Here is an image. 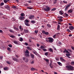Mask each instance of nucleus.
Instances as JSON below:
<instances>
[{
	"instance_id": "603ef678",
	"label": "nucleus",
	"mask_w": 74,
	"mask_h": 74,
	"mask_svg": "<svg viewBox=\"0 0 74 74\" xmlns=\"http://www.w3.org/2000/svg\"><path fill=\"white\" fill-rule=\"evenodd\" d=\"M62 62H66V60L64 59H63L62 60H61Z\"/></svg>"
},
{
	"instance_id": "6e6552de",
	"label": "nucleus",
	"mask_w": 74,
	"mask_h": 74,
	"mask_svg": "<svg viewBox=\"0 0 74 74\" xmlns=\"http://www.w3.org/2000/svg\"><path fill=\"white\" fill-rule=\"evenodd\" d=\"M70 6V5H67L65 8V11H66V10H67V9L69 8V7Z\"/></svg>"
},
{
	"instance_id": "c756f323",
	"label": "nucleus",
	"mask_w": 74,
	"mask_h": 74,
	"mask_svg": "<svg viewBox=\"0 0 74 74\" xmlns=\"http://www.w3.org/2000/svg\"><path fill=\"white\" fill-rule=\"evenodd\" d=\"M14 29H15V30H18L19 29L16 27H14Z\"/></svg>"
},
{
	"instance_id": "4468645a",
	"label": "nucleus",
	"mask_w": 74,
	"mask_h": 74,
	"mask_svg": "<svg viewBox=\"0 0 74 74\" xmlns=\"http://www.w3.org/2000/svg\"><path fill=\"white\" fill-rule=\"evenodd\" d=\"M13 60L14 61H16L17 62H18V59L15 58H13Z\"/></svg>"
},
{
	"instance_id": "49530a36",
	"label": "nucleus",
	"mask_w": 74,
	"mask_h": 74,
	"mask_svg": "<svg viewBox=\"0 0 74 74\" xmlns=\"http://www.w3.org/2000/svg\"><path fill=\"white\" fill-rule=\"evenodd\" d=\"M15 57H16V58H19V56L18 55H15Z\"/></svg>"
},
{
	"instance_id": "3c124183",
	"label": "nucleus",
	"mask_w": 74,
	"mask_h": 74,
	"mask_svg": "<svg viewBox=\"0 0 74 74\" xmlns=\"http://www.w3.org/2000/svg\"><path fill=\"white\" fill-rule=\"evenodd\" d=\"M66 56H70V54H66Z\"/></svg>"
},
{
	"instance_id": "0eeeda50",
	"label": "nucleus",
	"mask_w": 74,
	"mask_h": 74,
	"mask_svg": "<svg viewBox=\"0 0 74 74\" xmlns=\"http://www.w3.org/2000/svg\"><path fill=\"white\" fill-rule=\"evenodd\" d=\"M59 14L60 15H63L64 14V12L62 10H60L59 11Z\"/></svg>"
},
{
	"instance_id": "680f3d73",
	"label": "nucleus",
	"mask_w": 74,
	"mask_h": 74,
	"mask_svg": "<svg viewBox=\"0 0 74 74\" xmlns=\"http://www.w3.org/2000/svg\"><path fill=\"white\" fill-rule=\"evenodd\" d=\"M20 31H23V28H21L20 29Z\"/></svg>"
},
{
	"instance_id": "39448f33",
	"label": "nucleus",
	"mask_w": 74,
	"mask_h": 74,
	"mask_svg": "<svg viewBox=\"0 0 74 74\" xmlns=\"http://www.w3.org/2000/svg\"><path fill=\"white\" fill-rule=\"evenodd\" d=\"M45 48V47H40V48L41 49H42V50H43V51L45 52L46 51H47V49H44V48Z\"/></svg>"
},
{
	"instance_id": "7ed1b4c3",
	"label": "nucleus",
	"mask_w": 74,
	"mask_h": 74,
	"mask_svg": "<svg viewBox=\"0 0 74 74\" xmlns=\"http://www.w3.org/2000/svg\"><path fill=\"white\" fill-rule=\"evenodd\" d=\"M44 10L45 11H47V12H49L50 11V8L48 6H46V8H44Z\"/></svg>"
},
{
	"instance_id": "de8ad7c7",
	"label": "nucleus",
	"mask_w": 74,
	"mask_h": 74,
	"mask_svg": "<svg viewBox=\"0 0 74 74\" xmlns=\"http://www.w3.org/2000/svg\"><path fill=\"white\" fill-rule=\"evenodd\" d=\"M32 52H33V53H34V54H35L36 55H37V54L36 53V52H35V51H32Z\"/></svg>"
},
{
	"instance_id": "aec40b11",
	"label": "nucleus",
	"mask_w": 74,
	"mask_h": 74,
	"mask_svg": "<svg viewBox=\"0 0 74 74\" xmlns=\"http://www.w3.org/2000/svg\"><path fill=\"white\" fill-rule=\"evenodd\" d=\"M31 22L33 24H34L36 23V21L34 20H32L31 21Z\"/></svg>"
},
{
	"instance_id": "c85d7f7f",
	"label": "nucleus",
	"mask_w": 74,
	"mask_h": 74,
	"mask_svg": "<svg viewBox=\"0 0 74 74\" xmlns=\"http://www.w3.org/2000/svg\"><path fill=\"white\" fill-rule=\"evenodd\" d=\"M14 43L16 44H18V42L17 41H14Z\"/></svg>"
},
{
	"instance_id": "ea45409f",
	"label": "nucleus",
	"mask_w": 74,
	"mask_h": 74,
	"mask_svg": "<svg viewBox=\"0 0 74 74\" xmlns=\"http://www.w3.org/2000/svg\"><path fill=\"white\" fill-rule=\"evenodd\" d=\"M4 70H8V67H5L4 68Z\"/></svg>"
},
{
	"instance_id": "20e7f679",
	"label": "nucleus",
	"mask_w": 74,
	"mask_h": 74,
	"mask_svg": "<svg viewBox=\"0 0 74 74\" xmlns=\"http://www.w3.org/2000/svg\"><path fill=\"white\" fill-rule=\"evenodd\" d=\"M23 60H24V61L25 62H28V61H29L28 59L25 57H23Z\"/></svg>"
},
{
	"instance_id": "4d7b16f0",
	"label": "nucleus",
	"mask_w": 74,
	"mask_h": 74,
	"mask_svg": "<svg viewBox=\"0 0 74 74\" xmlns=\"http://www.w3.org/2000/svg\"><path fill=\"white\" fill-rule=\"evenodd\" d=\"M45 31H43L42 32V33H43V34H45Z\"/></svg>"
},
{
	"instance_id": "2eb2a0df",
	"label": "nucleus",
	"mask_w": 74,
	"mask_h": 74,
	"mask_svg": "<svg viewBox=\"0 0 74 74\" xmlns=\"http://www.w3.org/2000/svg\"><path fill=\"white\" fill-rule=\"evenodd\" d=\"M5 8L7 10H8V9H10V6L8 5H7L5 6Z\"/></svg>"
},
{
	"instance_id": "6ab92c4d",
	"label": "nucleus",
	"mask_w": 74,
	"mask_h": 74,
	"mask_svg": "<svg viewBox=\"0 0 74 74\" xmlns=\"http://www.w3.org/2000/svg\"><path fill=\"white\" fill-rule=\"evenodd\" d=\"M24 23H29V20L27 19H26L24 21Z\"/></svg>"
},
{
	"instance_id": "ddd939ff",
	"label": "nucleus",
	"mask_w": 74,
	"mask_h": 74,
	"mask_svg": "<svg viewBox=\"0 0 74 74\" xmlns=\"http://www.w3.org/2000/svg\"><path fill=\"white\" fill-rule=\"evenodd\" d=\"M74 27L73 26H70L69 27V29H70L71 30V31H73V29H74Z\"/></svg>"
},
{
	"instance_id": "c9c22d12",
	"label": "nucleus",
	"mask_w": 74,
	"mask_h": 74,
	"mask_svg": "<svg viewBox=\"0 0 74 74\" xmlns=\"http://www.w3.org/2000/svg\"><path fill=\"white\" fill-rule=\"evenodd\" d=\"M27 49H29V50H30V51H31V50H32V49H30V48L29 47H27Z\"/></svg>"
},
{
	"instance_id": "79ce46f5",
	"label": "nucleus",
	"mask_w": 74,
	"mask_h": 74,
	"mask_svg": "<svg viewBox=\"0 0 74 74\" xmlns=\"http://www.w3.org/2000/svg\"><path fill=\"white\" fill-rule=\"evenodd\" d=\"M4 4V3H1L0 4V5H1V6H3V5Z\"/></svg>"
},
{
	"instance_id": "473e14b6",
	"label": "nucleus",
	"mask_w": 74,
	"mask_h": 74,
	"mask_svg": "<svg viewBox=\"0 0 74 74\" xmlns=\"http://www.w3.org/2000/svg\"><path fill=\"white\" fill-rule=\"evenodd\" d=\"M23 38H20V41H23Z\"/></svg>"
},
{
	"instance_id": "a211bd4d",
	"label": "nucleus",
	"mask_w": 74,
	"mask_h": 74,
	"mask_svg": "<svg viewBox=\"0 0 74 74\" xmlns=\"http://www.w3.org/2000/svg\"><path fill=\"white\" fill-rule=\"evenodd\" d=\"M24 31L25 33H27L29 32V30L27 29H24Z\"/></svg>"
},
{
	"instance_id": "9d476101",
	"label": "nucleus",
	"mask_w": 74,
	"mask_h": 74,
	"mask_svg": "<svg viewBox=\"0 0 74 74\" xmlns=\"http://www.w3.org/2000/svg\"><path fill=\"white\" fill-rule=\"evenodd\" d=\"M63 16L64 17H65V16H66V17H68L69 16V15L67 14L66 13H64L63 15Z\"/></svg>"
},
{
	"instance_id": "c03bdc74",
	"label": "nucleus",
	"mask_w": 74,
	"mask_h": 74,
	"mask_svg": "<svg viewBox=\"0 0 74 74\" xmlns=\"http://www.w3.org/2000/svg\"><path fill=\"white\" fill-rule=\"evenodd\" d=\"M45 34H46V35H48L49 34V33L48 32H45Z\"/></svg>"
},
{
	"instance_id": "a18cd8bd",
	"label": "nucleus",
	"mask_w": 74,
	"mask_h": 74,
	"mask_svg": "<svg viewBox=\"0 0 74 74\" xmlns=\"http://www.w3.org/2000/svg\"><path fill=\"white\" fill-rule=\"evenodd\" d=\"M3 1L5 3H7L8 2L6 0H3Z\"/></svg>"
},
{
	"instance_id": "052dcab7",
	"label": "nucleus",
	"mask_w": 74,
	"mask_h": 74,
	"mask_svg": "<svg viewBox=\"0 0 74 74\" xmlns=\"http://www.w3.org/2000/svg\"><path fill=\"white\" fill-rule=\"evenodd\" d=\"M7 49L8 50V51H10V50H11V49H10V48L8 47V48Z\"/></svg>"
},
{
	"instance_id": "393cba45",
	"label": "nucleus",
	"mask_w": 74,
	"mask_h": 74,
	"mask_svg": "<svg viewBox=\"0 0 74 74\" xmlns=\"http://www.w3.org/2000/svg\"><path fill=\"white\" fill-rule=\"evenodd\" d=\"M44 60H45V61H46V62H49V60H48V59H46L45 58H44Z\"/></svg>"
},
{
	"instance_id": "bf43d9fd",
	"label": "nucleus",
	"mask_w": 74,
	"mask_h": 74,
	"mask_svg": "<svg viewBox=\"0 0 74 74\" xmlns=\"http://www.w3.org/2000/svg\"><path fill=\"white\" fill-rule=\"evenodd\" d=\"M66 53H70V52H69L68 51H67V50H66Z\"/></svg>"
},
{
	"instance_id": "8fccbe9b",
	"label": "nucleus",
	"mask_w": 74,
	"mask_h": 74,
	"mask_svg": "<svg viewBox=\"0 0 74 74\" xmlns=\"http://www.w3.org/2000/svg\"><path fill=\"white\" fill-rule=\"evenodd\" d=\"M38 30H35L34 31V32H35V33H38Z\"/></svg>"
},
{
	"instance_id": "f257e3e1",
	"label": "nucleus",
	"mask_w": 74,
	"mask_h": 74,
	"mask_svg": "<svg viewBox=\"0 0 74 74\" xmlns=\"http://www.w3.org/2000/svg\"><path fill=\"white\" fill-rule=\"evenodd\" d=\"M66 69L69 71H73L74 70V67L71 65H68L66 66Z\"/></svg>"
},
{
	"instance_id": "72a5a7b5",
	"label": "nucleus",
	"mask_w": 74,
	"mask_h": 74,
	"mask_svg": "<svg viewBox=\"0 0 74 74\" xmlns=\"http://www.w3.org/2000/svg\"><path fill=\"white\" fill-rule=\"evenodd\" d=\"M12 8L13 9H15L16 8V7L15 6H13L12 7Z\"/></svg>"
},
{
	"instance_id": "774afa93",
	"label": "nucleus",
	"mask_w": 74,
	"mask_h": 74,
	"mask_svg": "<svg viewBox=\"0 0 74 74\" xmlns=\"http://www.w3.org/2000/svg\"><path fill=\"white\" fill-rule=\"evenodd\" d=\"M34 61H32L31 62V64H33V63H34Z\"/></svg>"
},
{
	"instance_id": "09e8293b",
	"label": "nucleus",
	"mask_w": 74,
	"mask_h": 74,
	"mask_svg": "<svg viewBox=\"0 0 74 74\" xmlns=\"http://www.w3.org/2000/svg\"><path fill=\"white\" fill-rule=\"evenodd\" d=\"M56 8H53L52 9H51L52 11H55V10H56Z\"/></svg>"
},
{
	"instance_id": "cd10ccee",
	"label": "nucleus",
	"mask_w": 74,
	"mask_h": 74,
	"mask_svg": "<svg viewBox=\"0 0 74 74\" xmlns=\"http://www.w3.org/2000/svg\"><path fill=\"white\" fill-rule=\"evenodd\" d=\"M47 26L48 27H51V25L49 24H47Z\"/></svg>"
},
{
	"instance_id": "423d86ee",
	"label": "nucleus",
	"mask_w": 74,
	"mask_h": 74,
	"mask_svg": "<svg viewBox=\"0 0 74 74\" xmlns=\"http://www.w3.org/2000/svg\"><path fill=\"white\" fill-rule=\"evenodd\" d=\"M25 18V17L23 16H20V17L19 18V19H20L21 21H23Z\"/></svg>"
},
{
	"instance_id": "f3484780",
	"label": "nucleus",
	"mask_w": 74,
	"mask_h": 74,
	"mask_svg": "<svg viewBox=\"0 0 74 74\" xmlns=\"http://www.w3.org/2000/svg\"><path fill=\"white\" fill-rule=\"evenodd\" d=\"M73 11V9H70L68 10V12L69 13H71Z\"/></svg>"
},
{
	"instance_id": "37998d69",
	"label": "nucleus",
	"mask_w": 74,
	"mask_h": 74,
	"mask_svg": "<svg viewBox=\"0 0 74 74\" xmlns=\"http://www.w3.org/2000/svg\"><path fill=\"white\" fill-rule=\"evenodd\" d=\"M10 37H12V38H15V36H10Z\"/></svg>"
},
{
	"instance_id": "13d9d810",
	"label": "nucleus",
	"mask_w": 74,
	"mask_h": 74,
	"mask_svg": "<svg viewBox=\"0 0 74 74\" xmlns=\"http://www.w3.org/2000/svg\"><path fill=\"white\" fill-rule=\"evenodd\" d=\"M66 49H65L64 51H63V53H66Z\"/></svg>"
},
{
	"instance_id": "a878e982",
	"label": "nucleus",
	"mask_w": 74,
	"mask_h": 74,
	"mask_svg": "<svg viewBox=\"0 0 74 74\" xmlns=\"http://www.w3.org/2000/svg\"><path fill=\"white\" fill-rule=\"evenodd\" d=\"M71 64L72 66H73V65H74V61H72L71 62Z\"/></svg>"
},
{
	"instance_id": "f8f14e48",
	"label": "nucleus",
	"mask_w": 74,
	"mask_h": 74,
	"mask_svg": "<svg viewBox=\"0 0 74 74\" xmlns=\"http://www.w3.org/2000/svg\"><path fill=\"white\" fill-rule=\"evenodd\" d=\"M30 54V53H25V55L26 56V57H29V56H30V55H29Z\"/></svg>"
},
{
	"instance_id": "9b49d317",
	"label": "nucleus",
	"mask_w": 74,
	"mask_h": 74,
	"mask_svg": "<svg viewBox=\"0 0 74 74\" xmlns=\"http://www.w3.org/2000/svg\"><path fill=\"white\" fill-rule=\"evenodd\" d=\"M48 51L51 52H53V49H52L51 48H50V49H48Z\"/></svg>"
},
{
	"instance_id": "5fc2aeb1",
	"label": "nucleus",
	"mask_w": 74,
	"mask_h": 74,
	"mask_svg": "<svg viewBox=\"0 0 74 74\" xmlns=\"http://www.w3.org/2000/svg\"><path fill=\"white\" fill-rule=\"evenodd\" d=\"M56 34L53 35V37L54 38H56V37H56Z\"/></svg>"
},
{
	"instance_id": "338daca9",
	"label": "nucleus",
	"mask_w": 74,
	"mask_h": 74,
	"mask_svg": "<svg viewBox=\"0 0 74 74\" xmlns=\"http://www.w3.org/2000/svg\"><path fill=\"white\" fill-rule=\"evenodd\" d=\"M71 48H72V49H73V50H74V47H71Z\"/></svg>"
},
{
	"instance_id": "69168bd1",
	"label": "nucleus",
	"mask_w": 74,
	"mask_h": 74,
	"mask_svg": "<svg viewBox=\"0 0 74 74\" xmlns=\"http://www.w3.org/2000/svg\"><path fill=\"white\" fill-rule=\"evenodd\" d=\"M25 45H28V43H27L25 42Z\"/></svg>"
},
{
	"instance_id": "2f4dec72",
	"label": "nucleus",
	"mask_w": 74,
	"mask_h": 74,
	"mask_svg": "<svg viewBox=\"0 0 74 74\" xmlns=\"http://www.w3.org/2000/svg\"><path fill=\"white\" fill-rule=\"evenodd\" d=\"M45 55L46 56H48V53L47 52L45 53Z\"/></svg>"
},
{
	"instance_id": "4be33fe9",
	"label": "nucleus",
	"mask_w": 74,
	"mask_h": 74,
	"mask_svg": "<svg viewBox=\"0 0 74 74\" xmlns=\"http://www.w3.org/2000/svg\"><path fill=\"white\" fill-rule=\"evenodd\" d=\"M57 63L59 65V66H62V64L60 62H58Z\"/></svg>"
},
{
	"instance_id": "4c0bfd02",
	"label": "nucleus",
	"mask_w": 74,
	"mask_h": 74,
	"mask_svg": "<svg viewBox=\"0 0 74 74\" xmlns=\"http://www.w3.org/2000/svg\"><path fill=\"white\" fill-rule=\"evenodd\" d=\"M56 3H57V0H55L53 2V4H56Z\"/></svg>"
},
{
	"instance_id": "864d4df0",
	"label": "nucleus",
	"mask_w": 74,
	"mask_h": 74,
	"mask_svg": "<svg viewBox=\"0 0 74 74\" xmlns=\"http://www.w3.org/2000/svg\"><path fill=\"white\" fill-rule=\"evenodd\" d=\"M58 34H60V33H57L56 34V36H58Z\"/></svg>"
},
{
	"instance_id": "1a4fd4ad",
	"label": "nucleus",
	"mask_w": 74,
	"mask_h": 74,
	"mask_svg": "<svg viewBox=\"0 0 74 74\" xmlns=\"http://www.w3.org/2000/svg\"><path fill=\"white\" fill-rule=\"evenodd\" d=\"M30 56H31V57L32 59H34V54L30 53Z\"/></svg>"
},
{
	"instance_id": "b1692460",
	"label": "nucleus",
	"mask_w": 74,
	"mask_h": 74,
	"mask_svg": "<svg viewBox=\"0 0 74 74\" xmlns=\"http://www.w3.org/2000/svg\"><path fill=\"white\" fill-rule=\"evenodd\" d=\"M21 16H25V14L24 13H22L21 14Z\"/></svg>"
},
{
	"instance_id": "e433bc0d",
	"label": "nucleus",
	"mask_w": 74,
	"mask_h": 74,
	"mask_svg": "<svg viewBox=\"0 0 74 74\" xmlns=\"http://www.w3.org/2000/svg\"><path fill=\"white\" fill-rule=\"evenodd\" d=\"M66 31L68 32H69L70 33H71V31L69 29H67L66 30Z\"/></svg>"
},
{
	"instance_id": "dca6fc26",
	"label": "nucleus",
	"mask_w": 74,
	"mask_h": 74,
	"mask_svg": "<svg viewBox=\"0 0 74 74\" xmlns=\"http://www.w3.org/2000/svg\"><path fill=\"white\" fill-rule=\"evenodd\" d=\"M34 17V15H31L29 16V19H33Z\"/></svg>"
},
{
	"instance_id": "f704fd0d",
	"label": "nucleus",
	"mask_w": 74,
	"mask_h": 74,
	"mask_svg": "<svg viewBox=\"0 0 74 74\" xmlns=\"http://www.w3.org/2000/svg\"><path fill=\"white\" fill-rule=\"evenodd\" d=\"M31 71H34V70H35V69L34 68H32L31 69Z\"/></svg>"
},
{
	"instance_id": "a19ab883",
	"label": "nucleus",
	"mask_w": 74,
	"mask_h": 74,
	"mask_svg": "<svg viewBox=\"0 0 74 74\" xmlns=\"http://www.w3.org/2000/svg\"><path fill=\"white\" fill-rule=\"evenodd\" d=\"M27 9H29V10H32V8L27 7Z\"/></svg>"
},
{
	"instance_id": "6e6d98bb",
	"label": "nucleus",
	"mask_w": 74,
	"mask_h": 74,
	"mask_svg": "<svg viewBox=\"0 0 74 74\" xmlns=\"http://www.w3.org/2000/svg\"><path fill=\"white\" fill-rule=\"evenodd\" d=\"M6 62L7 63H8V64H11V63H10V62H9L8 61H7Z\"/></svg>"
},
{
	"instance_id": "7c9ffc66",
	"label": "nucleus",
	"mask_w": 74,
	"mask_h": 74,
	"mask_svg": "<svg viewBox=\"0 0 74 74\" xmlns=\"http://www.w3.org/2000/svg\"><path fill=\"white\" fill-rule=\"evenodd\" d=\"M1 49H5V47H0Z\"/></svg>"
},
{
	"instance_id": "0e129e2a",
	"label": "nucleus",
	"mask_w": 74,
	"mask_h": 74,
	"mask_svg": "<svg viewBox=\"0 0 74 74\" xmlns=\"http://www.w3.org/2000/svg\"><path fill=\"white\" fill-rule=\"evenodd\" d=\"M58 44H59L60 45H62V42H59L58 43Z\"/></svg>"
},
{
	"instance_id": "f03ea898",
	"label": "nucleus",
	"mask_w": 74,
	"mask_h": 74,
	"mask_svg": "<svg viewBox=\"0 0 74 74\" xmlns=\"http://www.w3.org/2000/svg\"><path fill=\"white\" fill-rule=\"evenodd\" d=\"M48 39L49 40V42H50V43H52L53 42V41H54L53 38L51 37L48 38Z\"/></svg>"
},
{
	"instance_id": "58836bf2",
	"label": "nucleus",
	"mask_w": 74,
	"mask_h": 74,
	"mask_svg": "<svg viewBox=\"0 0 74 74\" xmlns=\"http://www.w3.org/2000/svg\"><path fill=\"white\" fill-rule=\"evenodd\" d=\"M63 3H65V4H67V2L66 1H63Z\"/></svg>"
},
{
	"instance_id": "bb28decb",
	"label": "nucleus",
	"mask_w": 74,
	"mask_h": 74,
	"mask_svg": "<svg viewBox=\"0 0 74 74\" xmlns=\"http://www.w3.org/2000/svg\"><path fill=\"white\" fill-rule=\"evenodd\" d=\"M29 53V51L27 50H26V51L25 52V53Z\"/></svg>"
},
{
	"instance_id": "5701e85b",
	"label": "nucleus",
	"mask_w": 74,
	"mask_h": 74,
	"mask_svg": "<svg viewBox=\"0 0 74 74\" xmlns=\"http://www.w3.org/2000/svg\"><path fill=\"white\" fill-rule=\"evenodd\" d=\"M25 25L27 26H30V24H29L28 23H25Z\"/></svg>"
},
{
	"instance_id": "412c9836",
	"label": "nucleus",
	"mask_w": 74,
	"mask_h": 74,
	"mask_svg": "<svg viewBox=\"0 0 74 74\" xmlns=\"http://www.w3.org/2000/svg\"><path fill=\"white\" fill-rule=\"evenodd\" d=\"M58 21H60V22H62L63 21V20L62 18H58Z\"/></svg>"
},
{
	"instance_id": "e2e57ef3",
	"label": "nucleus",
	"mask_w": 74,
	"mask_h": 74,
	"mask_svg": "<svg viewBox=\"0 0 74 74\" xmlns=\"http://www.w3.org/2000/svg\"><path fill=\"white\" fill-rule=\"evenodd\" d=\"M38 36L40 37V38H42V36H41V35L40 34H39L38 35Z\"/></svg>"
}]
</instances>
